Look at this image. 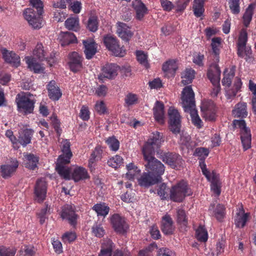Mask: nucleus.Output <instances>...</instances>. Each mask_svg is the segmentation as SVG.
Here are the masks:
<instances>
[{
    "mask_svg": "<svg viewBox=\"0 0 256 256\" xmlns=\"http://www.w3.org/2000/svg\"><path fill=\"white\" fill-rule=\"evenodd\" d=\"M25 19L28 22L29 24L34 29H38L42 27V18L40 14H37L32 8H26L24 12Z\"/></svg>",
    "mask_w": 256,
    "mask_h": 256,
    "instance_id": "obj_12",
    "label": "nucleus"
},
{
    "mask_svg": "<svg viewBox=\"0 0 256 256\" xmlns=\"http://www.w3.org/2000/svg\"><path fill=\"white\" fill-rule=\"evenodd\" d=\"M92 230V233L96 237L101 238L104 234V230L100 225L96 224L94 226Z\"/></svg>",
    "mask_w": 256,
    "mask_h": 256,
    "instance_id": "obj_55",
    "label": "nucleus"
},
{
    "mask_svg": "<svg viewBox=\"0 0 256 256\" xmlns=\"http://www.w3.org/2000/svg\"><path fill=\"white\" fill-rule=\"evenodd\" d=\"M17 104L18 108L22 110L26 114L32 113L34 110V102L26 96H22Z\"/></svg>",
    "mask_w": 256,
    "mask_h": 256,
    "instance_id": "obj_24",
    "label": "nucleus"
},
{
    "mask_svg": "<svg viewBox=\"0 0 256 256\" xmlns=\"http://www.w3.org/2000/svg\"><path fill=\"white\" fill-rule=\"evenodd\" d=\"M148 84L151 88H158L162 86V81L159 78L154 79Z\"/></svg>",
    "mask_w": 256,
    "mask_h": 256,
    "instance_id": "obj_63",
    "label": "nucleus"
},
{
    "mask_svg": "<svg viewBox=\"0 0 256 256\" xmlns=\"http://www.w3.org/2000/svg\"><path fill=\"white\" fill-rule=\"evenodd\" d=\"M181 99L182 107L186 112H189L192 124L198 128H200L202 122L196 109L194 94L190 86H186L182 92Z\"/></svg>",
    "mask_w": 256,
    "mask_h": 256,
    "instance_id": "obj_2",
    "label": "nucleus"
},
{
    "mask_svg": "<svg viewBox=\"0 0 256 256\" xmlns=\"http://www.w3.org/2000/svg\"><path fill=\"white\" fill-rule=\"evenodd\" d=\"M158 256H175V254L168 248H162L160 249Z\"/></svg>",
    "mask_w": 256,
    "mask_h": 256,
    "instance_id": "obj_64",
    "label": "nucleus"
},
{
    "mask_svg": "<svg viewBox=\"0 0 256 256\" xmlns=\"http://www.w3.org/2000/svg\"><path fill=\"white\" fill-rule=\"evenodd\" d=\"M80 116L84 120H88L90 118V112L88 107L83 106L80 110Z\"/></svg>",
    "mask_w": 256,
    "mask_h": 256,
    "instance_id": "obj_62",
    "label": "nucleus"
},
{
    "mask_svg": "<svg viewBox=\"0 0 256 256\" xmlns=\"http://www.w3.org/2000/svg\"><path fill=\"white\" fill-rule=\"evenodd\" d=\"M248 34L245 29H241V58H244L246 61L251 62L254 58L252 56L251 48L246 46Z\"/></svg>",
    "mask_w": 256,
    "mask_h": 256,
    "instance_id": "obj_10",
    "label": "nucleus"
},
{
    "mask_svg": "<svg viewBox=\"0 0 256 256\" xmlns=\"http://www.w3.org/2000/svg\"><path fill=\"white\" fill-rule=\"evenodd\" d=\"M196 236L200 242H206L208 240L207 231L204 226H200L196 230Z\"/></svg>",
    "mask_w": 256,
    "mask_h": 256,
    "instance_id": "obj_43",
    "label": "nucleus"
},
{
    "mask_svg": "<svg viewBox=\"0 0 256 256\" xmlns=\"http://www.w3.org/2000/svg\"><path fill=\"white\" fill-rule=\"evenodd\" d=\"M229 7L232 12L238 14L239 10V0H229Z\"/></svg>",
    "mask_w": 256,
    "mask_h": 256,
    "instance_id": "obj_52",
    "label": "nucleus"
},
{
    "mask_svg": "<svg viewBox=\"0 0 256 256\" xmlns=\"http://www.w3.org/2000/svg\"><path fill=\"white\" fill-rule=\"evenodd\" d=\"M241 143L244 151L251 148L252 134L244 120L241 119Z\"/></svg>",
    "mask_w": 256,
    "mask_h": 256,
    "instance_id": "obj_11",
    "label": "nucleus"
},
{
    "mask_svg": "<svg viewBox=\"0 0 256 256\" xmlns=\"http://www.w3.org/2000/svg\"><path fill=\"white\" fill-rule=\"evenodd\" d=\"M70 61L68 62L70 69L76 72L80 70L82 68V57L75 52H72L69 54Z\"/></svg>",
    "mask_w": 256,
    "mask_h": 256,
    "instance_id": "obj_19",
    "label": "nucleus"
},
{
    "mask_svg": "<svg viewBox=\"0 0 256 256\" xmlns=\"http://www.w3.org/2000/svg\"><path fill=\"white\" fill-rule=\"evenodd\" d=\"M14 250H12L9 248H7L4 246H1L0 247V256H14Z\"/></svg>",
    "mask_w": 256,
    "mask_h": 256,
    "instance_id": "obj_61",
    "label": "nucleus"
},
{
    "mask_svg": "<svg viewBox=\"0 0 256 256\" xmlns=\"http://www.w3.org/2000/svg\"><path fill=\"white\" fill-rule=\"evenodd\" d=\"M34 131L32 129H22L19 132L18 142L25 146L31 142Z\"/></svg>",
    "mask_w": 256,
    "mask_h": 256,
    "instance_id": "obj_29",
    "label": "nucleus"
},
{
    "mask_svg": "<svg viewBox=\"0 0 256 256\" xmlns=\"http://www.w3.org/2000/svg\"><path fill=\"white\" fill-rule=\"evenodd\" d=\"M161 230L166 235L172 234L174 230L173 222L169 215H165L162 218Z\"/></svg>",
    "mask_w": 256,
    "mask_h": 256,
    "instance_id": "obj_28",
    "label": "nucleus"
},
{
    "mask_svg": "<svg viewBox=\"0 0 256 256\" xmlns=\"http://www.w3.org/2000/svg\"><path fill=\"white\" fill-rule=\"evenodd\" d=\"M203 117L206 120L212 121L215 119V107L212 100L204 101L200 106Z\"/></svg>",
    "mask_w": 256,
    "mask_h": 256,
    "instance_id": "obj_14",
    "label": "nucleus"
},
{
    "mask_svg": "<svg viewBox=\"0 0 256 256\" xmlns=\"http://www.w3.org/2000/svg\"><path fill=\"white\" fill-rule=\"evenodd\" d=\"M154 113L156 120L160 124H163L164 112V105L162 102H156V105L154 108Z\"/></svg>",
    "mask_w": 256,
    "mask_h": 256,
    "instance_id": "obj_32",
    "label": "nucleus"
},
{
    "mask_svg": "<svg viewBox=\"0 0 256 256\" xmlns=\"http://www.w3.org/2000/svg\"><path fill=\"white\" fill-rule=\"evenodd\" d=\"M34 56L35 58H32L27 56L26 58V62L28 68L31 70H33L35 73L40 72L43 70V68L40 64L36 62V58L40 61H43L46 60L45 52L43 50V46L42 44H38L36 48L34 50Z\"/></svg>",
    "mask_w": 256,
    "mask_h": 256,
    "instance_id": "obj_4",
    "label": "nucleus"
},
{
    "mask_svg": "<svg viewBox=\"0 0 256 256\" xmlns=\"http://www.w3.org/2000/svg\"><path fill=\"white\" fill-rule=\"evenodd\" d=\"M111 222L114 230L120 234H124L128 228L124 218L118 214H114L111 218Z\"/></svg>",
    "mask_w": 256,
    "mask_h": 256,
    "instance_id": "obj_17",
    "label": "nucleus"
},
{
    "mask_svg": "<svg viewBox=\"0 0 256 256\" xmlns=\"http://www.w3.org/2000/svg\"><path fill=\"white\" fill-rule=\"evenodd\" d=\"M106 142L112 150L116 151L118 149L119 142L114 137H110Z\"/></svg>",
    "mask_w": 256,
    "mask_h": 256,
    "instance_id": "obj_51",
    "label": "nucleus"
},
{
    "mask_svg": "<svg viewBox=\"0 0 256 256\" xmlns=\"http://www.w3.org/2000/svg\"><path fill=\"white\" fill-rule=\"evenodd\" d=\"M58 39L62 46L77 42V39L74 34L68 32H61L58 36Z\"/></svg>",
    "mask_w": 256,
    "mask_h": 256,
    "instance_id": "obj_27",
    "label": "nucleus"
},
{
    "mask_svg": "<svg viewBox=\"0 0 256 256\" xmlns=\"http://www.w3.org/2000/svg\"><path fill=\"white\" fill-rule=\"evenodd\" d=\"M156 248L157 246L155 244H150L145 250H142L140 252L139 256H150V252H152Z\"/></svg>",
    "mask_w": 256,
    "mask_h": 256,
    "instance_id": "obj_54",
    "label": "nucleus"
},
{
    "mask_svg": "<svg viewBox=\"0 0 256 256\" xmlns=\"http://www.w3.org/2000/svg\"><path fill=\"white\" fill-rule=\"evenodd\" d=\"M163 141L162 136L156 132L152 134L142 148L146 170L156 176H161L164 172V165L154 157L156 152L160 156L162 151L160 148Z\"/></svg>",
    "mask_w": 256,
    "mask_h": 256,
    "instance_id": "obj_1",
    "label": "nucleus"
},
{
    "mask_svg": "<svg viewBox=\"0 0 256 256\" xmlns=\"http://www.w3.org/2000/svg\"><path fill=\"white\" fill-rule=\"evenodd\" d=\"M162 68L165 76L169 78L174 76L178 66L175 60H168L163 64Z\"/></svg>",
    "mask_w": 256,
    "mask_h": 256,
    "instance_id": "obj_30",
    "label": "nucleus"
},
{
    "mask_svg": "<svg viewBox=\"0 0 256 256\" xmlns=\"http://www.w3.org/2000/svg\"><path fill=\"white\" fill-rule=\"evenodd\" d=\"M102 150L100 148L96 147L94 150L91 154L90 158L88 161V166L92 171L94 169V165L98 158L100 156Z\"/></svg>",
    "mask_w": 256,
    "mask_h": 256,
    "instance_id": "obj_37",
    "label": "nucleus"
},
{
    "mask_svg": "<svg viewBox=\"0 0 256 256\" xmlns=\"http://www.w3.org/2000/svg\"><path fill=\"white\" fill-rule=\"evenodd\" d=\"M48 96L51 100H58L62 96V94L59 87L54 80H51L47 86Z\"/></svg>",
    "mask_w": 256,
    "mask_h": 256,
    "instance_id": "obj_26",
    "label": "nucleus"
},
{
    "mask_svg": "<svg viewBox=\"0 0 256 256\" xmlns=\"http://www.w3.org/2000/svg\"><path fill=\"white\" fill-rule=\"evenodd\" d=\"M65 26L68 30L77 31L79 30V20L78 18H70L65 22Z\"/></svg>",
    "mask_w": 256,
    "mask_h": 256,
    "instance_id": "obj_39",
    "label": "nucleus"
},
{
    "mask_svg": "<svg viewBox=\"0 0 256 256\" xmlns=\"http://www.w3.org/2000/svg\"><path fill=\"white\" fill-rule=\"evenodd\" d=\"M4 60L12 66L18 67L20 65V57L12 51H8L6 48L1 50Z\"/></svg>",
    "mask_w": 256,
    "mask_h": 256,
    "instance_id": "obj_18",
    "label": "nucleus"
},
{
    "mask_svg": "<svg viewBox=\"0 0 256 256\" xmlns=\"http://www.w3.org/2000/svg\"><path fill=\"white\" fill-rule=\"evenodd\" d=\"M159 158L174 169H178L182 167L184 162L182 156L176 153L169 152L163 153L162 152Z\"/></svg>",
    "mask_w": 256,
    "mask_h": 256,
    "instance_id": "obj_7",
    "label": "nucleus"
},
{
    "mask_svg": "<svg viewBox=\"0 0 256 256\" xmlns=\"http://www.w3.org/2000/svg\"><path fill=\"white\" fill-rule=\"evenodd\" d=\"M250 218V214L249 212L244 213V210L241 204V228H243L246 226Z\"/></svg>",
    "mask_w": 256,
    "mask_h": 256,
    "instance_id": "obj_56",
    "label": "nucleus"
},
{
    "mask_svg": "<svg viewBox=\"0 0 256 256\" xmlns=\"http://www.w3.org/2000/svg\"><path fill=\"white\" fill-rule=\"evenodd\" d=\"M177 222L180 224L186 226L188 224L185 212L182 209L177 210Z\"/></svg>",
    "mask_w": 256,
    "mask_h": 256,
    "instance_id": "obj_48",
    "label": "nucleus"
},
{
    "mask_svg": "<svg viewBox=\"0 0 256 256\" xmlns=\"http://www.w3.org/2000/svg\"><path fill=\"white\" fill-rule=\"evenodd\" d=\"M204 0H194V12L196 17H200L202 15L204 10Z\"/></svg>",
    "mask_w": 256,
    "mask_h": 256,
    "instance_id": "obj_38",
    "label": "nucleus"
},
{
    "mask_svg": "<svg viewBox=\"0 0 256 256\" xmlns=\"http://www.w3.org/2000/svg\"><path fill=\"white\" fill-rule=\"evenodd\" d=\"M137 95L132 93H128L125 98L124 101L128 106H131L137 103Z\"/></svg>",
    "mask_w": 256,
    "mask_h": 256,
    "instance_id": "obj_50",
    "label": "nucleus"
},
{
    "mask_svg": "<svg viewBox=\"0 0 256 256\" xmlns=\"http://www.w3.org/2000/svg\"><path fill=\"white\" fill-rule=\"evenodd\" d=\"M128 171L126 176L128 179L132 180L134 178H138V176L140 175V170L138 168V167H136V169H130V170Z\"/></svg>",
    "mask_w": 256,
    "mask_h": 256,
    "instance_id": "obj_53",
    "label": "nucleus"
},
{
    "mask_svg": "<svg viewBox=\"0 0 256 256\" xmlns=\"http://www.w3.org/2000/svg\"><path fill=\"white\" fill-rule=\"evenodd\" d=\"M47 190V184L44 178L38 179L34 186V194L36 200L39 202H42L46 198Z\"/></svg>",
    "mask_w": 256,
    "mask_h": 256,
    "instance_id": "obj_15",
    "label": "nucleus"
},
{
    "mask_svg": "<svg viewBox=\"0 0 256 256\" xmlns=\"http://www.w3.org/2000/svg\"><path fill=\"white\" fill-rule=\"evenodd\" d=\"M256 7V2H253L249 4L242 16V24L246 28L248 26L250 22L252 21V16L254 14V10Z\"/></svg>",
    "mask_w": 256,
    "mask_h": 256,
    "instance_id": "obj_31",
    "label": "nucleus"
},
{
    "mask_svg": "<svg viewBox=\"0 0 256 256\" xmlns=\"http://www.w3.org/2000/svg\"><path fill=\"white\" fill-rule=\"evenodd\" d=\"M12 164H6L1 166L2 176L4 178L10 177L16 171L18 163L17 160L14 159L11 161Z\"/></svg>",
    "mask_w": 256,
    "mask_h": 256,
    "instance_id": "obj_23",
    "label": "nucleus"
},
{
    "mask_svg": "<svg viewBox=\"0 0 256 256\" xmlns=\"http://www.w3.org/2000/svg\"><path fill=\"white\" fill-rule=\"evenodd\" d=\"M209 154V150L204 148H196L194 152V155L202 157V158H205L208 156Z\"/></svg>",
    "mask_w": 256,
    "mask_h": 256,
    "instance_id": "obj_58",
    "label": "nucleus"
},
{
    "mask_svg": "<svg viewBox=\"0 0 256 256\" xmlns=\"http://www.w3.org/2000/svg\"><path fill=\"white\" fill-rule=\"evenodd\" d=\"M104 42L106 48L116 56H124L126 50L123 46L119 44L117 38L112 36H106L104 38Z\"/></svg>",
    "mask_w": 256,
    "mask_h": 256,
    "instance_id": "obj_6",
    "label": "nucleus"
},
{
    "mask_svg": "<svg viewBox=\"0 0 256 256\" xmlns=\"http://www.w3.org/2000/svg\"><path fill=\"white\" fill-rule=\"evenodd\" d=\"M161 176H156L150 172H144L140 178H138V184L142 186L148 187L160 181Z\"/></svg>",
    "mask_w": 256,
    "mask_h": 256,
    "instance_id": "obj_16",
    "label": "nucleus"
},
{
    "mask_svg": "<svg viewBox=\"0 0 256 256\" xmlns=\"http://www.w3.org/2000/svg\"><path fill=\"white\" fill-rule=\"evenodd\" d=\"M26 158L28 161L32 162V165H30L29 164H28L27 168L31 170H34L36 166L37 163L38 162V158L32 154H27L26 156Z\"/></svg>",
    "mask_w": 256,
    "mask_h": 256,
    "instance_id": "obj_49",
    "label": "nucleus"
},
{
    "mask_svg": "<svg viewBox=\"0 0 256 256\" xmlns=\"http://www.w3.org/2000/svg\"><path fill=\"white\" fill-rule=\"evenodd\" d=\"M133 4L136 11L137 18L140 20L146 14L147 8L140 0H136Z\"/></svg>",
    "mask_w": 256,
    "mask_h": 256,
    "instance_id": "obj_33",
    "label": "nucleus"
},
{
    "mask_svg": "<svg viewBox=\"0 0 256 256\" xmlns=\"http://www.w3.org/2000/svg\"><path fill=\"white\" fill-rule=\"evenodd\" d=\"M214 214L218 220L222 222L225 216L224 206L220 204H218L214 211Z\"/></svg>",
    "mask_w": 256,
    "mask_h": 256,
    "instance_id": "obj_44",
    "label": "nucleus"
},
{
    "mask_svg": "<svg viewBox=\"0 0 256 256\" xmlns=\"http://www.w3.org/2000/svg\"><path fill=\"white\" fill-rule=\"evenodd\" d=\"M113 243L110 240H104L102 244L100 252L98 256H130L128 254H124L122 251L116 250L112 254Z\"/></svg>",
    "mask_w": 256,
    "mask_h": 256,
    "instance_id": "obj_9",
    "label": "nucleus"
},
{
    "mask_svg": "<svg viewBox=\"0 0 256 256\" xmlns=\"http://www.w3.org/2000/svg\"><path fill=\"white\" fill-rule=\"evenodd\" d=\"M116 32L118 36L126 42H128L132 37L134 32L126 24L118 22L116 24Z\"/></svg>",
    "mask_w": 256,
    "mask_h": 256,
    "instance_id": "obj_13",
    "label": "nucleus"
},
{
    "mask_svg": "<svg viewBox=\"0 0 256 256\" xmlns=\"http://www.w3.org/2000/svg\"><path fill=\"white\" fill-rule=\"evenodd\" d=\"M76 234L72 232H66L62 236V240L64 242H70L74 241L76 238Z\"/></svg>",
    "mask_w": 256,
    "mask_h": 256,
    "instance_id": "obj_60",
    "label": "nucleus"
},
{
    "mask_svg": "<svg viewBox=\"0 0 256 256\" xmlns=\"http://www.w3.org/2000/svg\"><path fill=\"white\" fill-rule=\"evenodd\" d=\"M87 28L90 32H95L98 28V18L94 16H90L88 21Z\"/></svg>",
    "mask_w": 256,
    "mask_h": 256,
    "instance_id": "obj_42",
    "label": "nucleus"
},
{
    "mask_svg": "<svg viewBox=\"0 0 256 256\" xmlns=\"http://www.w3.org/2000/svg\"><path fill=\"white\" fill-rule=\"evenodd\" d=\"M170 130L174 134L180 133L181 128L180 116L178 111L172 108L168 110Z\"/></svg>",
    "mask_w": 256,
    "mask_h": 256,
    "instance_id": "obj_8",
    "label": "nucleus"
},
{
    "mask_svg": "<svg viewBox=\"0 0 256 256\" xmlns=\"http://www.w3.org/2000/svg\"><path fill=\"white\" fill-rule=\"evenodd\" d=\"M88 177L86 170L82 167L76 168L72 174V178L75 182L85 179Z\"/></svg>",
    "mask_w": 256,
    "mask_h": 256,
    "instance_id": "obj_35",
    "label": "nucleus"
},
{
    "mask_svg": "<svg viewBox=\"0 0 256 256\" xmlns=\"http://www.w3.org/2000/svg\"><path fill=\"white\" fill-rule=\"evenodd\" d=\"M194 70L191 68H186L183 72L182 76V83L184 85H187L192 82V80L194 78Z\"/></svg>",
    "mask_w": 256,
    "mask_h": 256,
    "instance_id": "obj_36",
    "label": "nucleus"
},
{
    "mask_svg": "<svg viewBox=\"0 0 256 256\" xmlns=\"http://www.w3.org/2000/svg\"><path fill=\"white\" fill-rule=\"evenodd\" d=\"M136 56L138 61L146 68L149 67V64L148 62V56L145 54L144 52L138 50L136 52Z\"/></svg>",
    "mask_w": 256,
    "mask_h": 256,
    "instance_id": "obj_45",
    "label": "nucleus"
},
{
    "mask_svg": "<svg viewBox=\"0 0 256 256\" xmlns=\"http://www.w3.org/2000/svg\"><path fill=\"white\" fill-rule=\"evenodd\" d=\"M122 159L119 156H116L115 157L112 158L108 161V164L114 168H116L117 166L122 162Z\"/></svg>",
    "mask_w": 256,
    "mask_h": 256,
    "instance_id": "obj_57",
    "label": "nucleus"
},
{
    "mask_svg": "<svg viewBox=\"0 0 256 256\" xmlns=\"http://www.w3.org/2000/svg\"><path fill=\"white\" fill-rule=\"evenodd\" d=\"M170 190L167 187L166 185L163 183L158 186L157 194L162 200H165L168 197Z\"/></svg>",
    "mask_w": 256,
    "mask_h": 256,
    "instance_id": "obj_41",
    "label": "nucleus"
},
{
    "mask_svg": "<svg viewBox=\"0 0 256 256\" xmlns=\"http://www.w3.org/2000/svg\"><path fill=\"white\" fill-rule=\"evenodd\" d=\"M31 4L37 10L38 14H41L43 8L42 2L40 0H30Z\"/></svg>",
    "mask_w": 256,
    "mask_h": 256,
    "instance_id": "obj_59",
    "label": "nucleus"
},
{
    "mask_svg": "<svg viewBox=\"0 0 256 256\" xmlns=\"http://www.w3.org/2000/svg\"><path fill=\"white\" fill-rule=\"evenodd\" d=\"M70 143L68 140H64L61 142V154L58 158L56 170L58 174L64 179H70V172L69 169L64 166L70 162V159L72 156L70 148Z\"/></svg>",
    "mask_w": 256,
    "mask_h": 256,
    "instance_id": "obj_3",
    "label": "nucleus"
},
{
    "mask_svg": "<svg viewBox=\"0 0 256 256\" xmlns=\"http://www.w3.org/2000/svg\"><path fill=\"white\" fill-rule=\"evenodd\" d=\"M192 192L186 182L181 181L172 187L170 190V198L176 202H181L186 196L192 195Z\"/></svg>",
    "mask_w": 256,
    "mask_h": 256,
    "instance_id": "obj_5",
    "label": "nucleus"
},
{
    "mask_svg": "<svg viewBox=\"0 0 256 256\" xmlns=\"http://www.w3.org/2000/svg\"><path fill=\"white\" fill-rule=\"evenodd\" d=\"M94 210L96 212L98 216H105L109 211V208L102 204H96L93 207Z\"/></svg>",
    "mask_w": 256,
    "mask_h": 256,
    "instance_id": "obj_46",
    "label": "nucleus"
},
{
    "mask_svg": "<svg viewBox=\"0 0 256 256\" xmlns=\"http://www.w3.org/2000/svg\"><path fill=\"white\" fill-rule=\"evenodd\" d=\"M84 53L87 59H91L96 52L97 44L92 40H83Z\"/></svg>",
    "mask_w": 256,
    "mask_h": 256,
    "instance_id": "obj_22",
    "label": "nucleus"
},
{
    "mask_svg": "<svg viewBox=\"0 0 256 256\" xmlns=\"http://www.w3.org/2000/svg\"><path fill=\"white\" fill-rule=\"evenodd\" d=\"M236 68V66H232L230 69V72L228 74H226V73L228 72V68H226L224 70V77L222 80V84L223 86H230L232 83V79L234 76Z\"/></svg>",
    "mask_w": 256,
    "mask_h": 256,
    "instance_id": "obj_34",
    "label": "nucleus"
},
{
    "mask_svg": "<svg viewBox=\"0 0 256 256\" xmlns=\"http://www.w3.org/2000/svg\"><path fill=\"white\" fill-rule=\"evenodd\" d=\"M61 216L64 219L68 220L72 225L76 223V215L72 206H64L62 209Z\"/></svg>",
    "mask_w": 256,
    "mask_h": 256,
    "instance_id": "obj_25",
    "label": "nucleus"
},
{
    "mask_svg": "<svg viewBox=\"0 0 256 256\" xmlns=\"http://www.w3.org/2000/svg\"><path fill=\"white\" fill-rule=\"evenodd\" d=\"M220 188L221 183L220 182L219 179L217 178V176L212 172V176L211 182V190L216 194L217 196H219L220 194Z\"/></svg>",
    "mask_w": 256,
    "mask_h": 256,
    "instance_id": "obj_40",
    "label": "nucleus"
},
{
    "mask_svg": "<svg viewBox=\"0 0 256 256\" xmlns=\"http://www.w3.org/2000/svg\"><path fill=\"white\" fill-rule=\"evenodd\" d=\"M240 89V80L238 79L237 82L234 83L233 88L226 90V94L228 98L234 97L237 92Z\"/></svg>",
    "mask_w": 256,
    "mask_h": 256,
    "instance_id": "obj_47",
    "label": "nucleus"
},
{
    "mask_svg": "<svg viewBox=\"0 0 256 256\" xmlns=\"http://www.w3.org/2000/svg\"><path fill=\"white\" fill-rule=\"evenodd\" d=\"M120 67L114 64H107L102 68V75L104 78L114 79L118 75Z\"/></svg>",
    "mask_w": 256,
    "mask_h": 256,
    "instance_id": "obj_21",
    "label": "nucleus"
},
{
    "mask_svg": "<svg viewBox=\"0 0 256 256\" xmlns=\"http://www.w3.org/2000/svg\"><path fill=\"white\" fill-rule=\"evenodd\" d=\"M221 71L218 64H212L208 69L207 76L213 86L218 84L220 82Z\"/></svg>",
    "mask_w": 256,
    "mask_h": 256,
    "instance_id": "obj_20",
    "label": "nucleus"
}]
</instances>
